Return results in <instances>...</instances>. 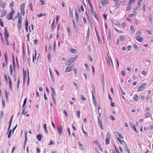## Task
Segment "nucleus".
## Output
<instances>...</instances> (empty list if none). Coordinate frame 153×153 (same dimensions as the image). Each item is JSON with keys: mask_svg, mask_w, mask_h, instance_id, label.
Wrapping results in <instances>:
<instances>
[{"mask_svg": "<svg viewBox=\"0 0 153 153\" xmlns=\"http://www.w3.org/2000/svg\"><path fill=\"white\" fill-rule=\"evenodd\" d=\"M17 16H18V22L17 24V26L18 29L20 30L21 29L22 27V18L21 16L20 15V13H17Z\"/></svg>", "mask_w": 153, "mask_h": 153, "instance_id": "nucleus-1", "label": "nucleus"}, {"mask_svg": "<svg viewBox=\"0 0 153 153\" xmlns=\"http://www.w3.org/2000/svg\"><path fill=\"white\" fill-rule=\"evenodd\" d=\"M4 33L5 37V40L6 42V44L7 45H9V43L8 41V39L9 38V34L6 27H5L4 28Z\"/></svg>", "mask_w": 153, "mask_h": 153, "instance_id": "nucleus-2", "label": "nucleus"}, {"mask_svg": "<svg viewBox=\"0 0 153 153\" xmlns=\"http://www.w3.org/2000/svg\"><path fill=\"white\" fill-rule=\"evenodd\" d=\"M77 55L75 57H72L69 58L67 61L66 62V65H69L74 62L76 60Z\"/></svg>", "mask_w": 153, "mask_h": 153, "instance_id": "nucleus-3", "label": "nucleus"}, {"mask_svg": "<svg viewBox=\"0 0 153 153\" xmlns=\"http://www.w3.org/2000/svg\"><path fill=\"white\" fill-rule=\"evenodd\" d=\"M14 12V10H12V11H10L7 15V18L9 20L12 19L13 18V15Z\"/></svg>", "mask_w": 153, "mask_h": 153, "instance_id": "nucleus-4", "label": "nucleus"}, {"mask_svg": "<svg viewBox=\"0 0 153 153\" xmlns=\"http://www.w3.org/2000/svg\"><path fill=\"white\" fill-rule=\"evenodd\" d=\"M111 138V134H110L108 132L107 133L106 137V144L108 145L110 143L109 140Z\"/></svg>", "mask_w": 153, "mask_h": 153, "instance_id": "nucleus-5", "label": "nucleus"}, {"mask_svg": "<svg viewBox=\"0 0 153 153\" xmlns=\"http://www.w3.org/2000/svg\"><path fill=\"white\" fill-rule=\"evenodd\" d=\"M25 7V4L24 3H23L20 5L21 13L22 14H23V15H24L25 13L24 10Z\"/></svg>", "mask_w": 153, "mask_h": 153, "instance_id": "nucleus-6", "label": "nucleus"}, {"mask_svg": "<svg viewBox=\"0 0 153 153\" xmlns=\"http://www.w3.org/2000/svg\"><path fill=\"white\" fill-rule=\"evenodd\" d=\"M92 101H93L94 104L95 106H97V102L96 101V99L95 97L94 96V94H92Z\"/></svg>", "mask_w": 153, "mask_h": 153, "instance_id": "nucleus-7", "label": "nucleus"}, {"mask_svg": "<svg viewBox=\"0 0 153 153\" xmlns=\"http://www.w3.org/2000/svg\"><path fill=\"white\" fill-rule=\"evenodd\" d=\"M73 69L72 67L71 66L67 67L65 69V73L71 71Z\"/></svg>", "mask_w": 153, "mask_h": 153, "instance_id": "nucleus-8", "label": "nucleus"}, {"mask_svg": "<svg viewBox=\"0 0 153 153\" xmlns=\"http://www.w3.org/2000/svg\"><path fill=\"white\" fill-rule=\"evenodd\" d=\"M58 132L60 135H61L62 132V128L61 125H60L59 127L57 128Z\"/></svg>", "mask_w": 153, "mask_h": 153, "instance_id": "nucleus-9", "label": "nucleus"}, {"mask_svg": "<svg viewBox=\"0 0 153 153\" xmlns=\"http://www.w3.org/2000/svg\"><path fill=\"white\" fill-rule=\"evenodd\" d=\"M136 39L140 42H142L143 41V38L139 36H136Z\"/></svg>", "mask_w": 153, "mask_h": 153, "instance_id": "nucleus-10", "label": "nucleus"}, {"mask_svg": "<svg viewBox=\"0 0 153 153\" xmlns=\"http://www.w3.org/2000/svg\"><path fill=\"white\" fill-rule=\"evenodd\" d=\"M75 18L76 22H78L79 21V16L78 13L76 10L75 11Z\"/></svg>", "mask_w": 153, "mask_h": 153, "instance_id": "nucleus-11", "label": "nucleus"}, {"mask_svg": "<svg viewBox=\"0 0 153 153\" xmlns=\"http://www.w3.org/2000/svg\"><path fill=\"white\" fill-rule=\"evenodd\" d=\"M98 124L99 125H100V128L102 129H103V126L102 123L101 121L100 120V119H99V117H98Z\"/></svg>", "mask_w": 153, "mask_h": 153, "instance_id": "nucleus-12", "label": "nucleus"}, {"mask_svg": "<svg viewBox=\"0 0 153 153\" xmlns=\"http://www.w3.org/2000/svg\"><path fill=\"white\" fill-rule=\"evenodd\" d=\"M55 95L54 94H51V96L52 98V100L53 101L55 104V105H56V99L55 98Z\"/></svg>", "mask_w": 153, "mask_h": 153, "instance_id": "nucleus-13", "label": "nucleus"}, {"mask_svg": "<svg viewBox=\"0 0 153 153\" xmlns=\"http://www.w3.org/2000/svg\"><path fill=\"white\" fill-rule=\"evenodd\" d=\"M7 13V11L5 10H2L1 11V17L5 16Z\"/></svg>", "mask_w": 153, "mask_h": 153, "instance_id": "nucleus-14", "label": "nucleus"}, {"mask_svg": "<svg viewBox=\"0 0 153 153\" xmlns=\"http://www.w3.org/2000/svg\"><path fill=\"white\" fill-rule=\"evenodd\" d=\"M111 31L110 30H108V39L110 40V41H111Z\"/></svg>", "mask_w": 153, "mask_h": 153, "instance_id": "nucleus-15", "label": "nucleus"}, {"mask_svg": "<svg viewBox=\"0 0 153 153\" xmlns=\"http://www.w3.org/2000/svg\"><path fill=\"white\" fill-rule=\"evenodd\" d=\"M6 3L5 2L2 1H0V5L1 7H4L6 5Z\"/></svg>", "mask_w": 153, "mask_h": 153, "instance_id": "nucleus-16", "label": "nucleus"}, {"mask_svg": "<svg viewBox=\"0 0 153 153\" xmlns=\"http://www.w3.org/2000/svg\"><path fill=\"white\" fill-rule=\"evenodd\" d=\"M90 36V32L89 30V28L88 27V29L87 31V33L86 34V39L88 41L89 39V37Z\"/></svg>", "mask_w": 153, "mask_h": 153, "instance_id": "nucleus-17", "label": "nucleus"}, {"mask_svg": "<svg viewBox=\"0 0 153 153\" xmlns=\"http://www.w3.org/2000/svg\"><path fill=\"white\" fill-rule=\"evenodd\" d=\"M13 117V115H12L10 119L9 122V126L8 127V131H9L10 129V126H11V122H12V120Z\"/></svg>", "mask_w": 153, "mask_h": 153, "instance_id": "nucleus-18", "label": "nucleus"}, {"mask_svg": "<svg viewBox=\"0 0 153 153\" xmlns=\"http://www.w3.org/2000/svg\"><path fill=\"white\" fill-rule=\"evenodd\" d=\"M67 30L68 32V36H71V29L68 26L67 27Z\"/></svg>", "mask_w": 153, "mask_h": 153, "instance_id": "nucleus-19", "label": "nucleus"}, {"mask_svg": "<svg viewBox=\"0 0 153 153\" xmlns=\"http://www.w3.org/2000/svg\"><path fill=\"white\" fill-rule=\"evenodd\" d=\"M149 23L152 24V16L151 15H150L149 16Z\"/></svg>", "mask_w": 153, "mask_h": 153, "instance_id": "nucleus-20", "label": "nucleus"}, {"mask_svg": "<svg viewBox=\"0 0 153 153\" xmlns=\"http://www.w3.org/2000/svg\"><path fill=\"white\" fill-rule=\"evenodd\" d=\"M124 146L125 150L128 152V153H130V151L128 149V147L127 146L126 144H125V145H124Z\"/></svg>", "mask_w": 153, "mask_h": 153, "instance_id": "nucleus-21", "label": "nucleus"}, {"mask_svg": "<svg viewBox=\"0 0 153 153\" xmlns=\"http://www.w3.org/2000/svg\"><path fill=\"white\" fill-rule=\"evenodd\" d=\"M9 71L11 75H12L13 73V70L12 68V65H10V70Z\"/></svg>", "mask_w": 153, "mask_h": 153, "instance_id": "nucleus-22", "label": "nucleus"}, {"mask_svg": "<svg viewBox=\"0 0 153 153\" xmlns=\"http://www.w3.org/2000/svg\"><path fill=\"white\" fill-rule=\"evenodd\" d=\"M73 24L74 27V29L76 30V31L77 32L78 31V28L76 25L75 22L74 20H73Z\"/></svg>", "mask_w": 153, "mask_h": 153, "instance_id": "nucleus-23", "label": "nucleus"}, {"mask_svg": "<svg viewBox=\"0 0 153 153\" xmlns=\"http://www.w3.org/2000/svg\"><path fill=\"white\" fill-rule=\"evenodd\" d=\"M133 100L135 101H137L138 99V96L137 94H135L133 97Z\"/></svg>", "mask_w": 153, "mask_h": 153, "instance_id": "nucleus-24", "label": "nucleus"}, {"mask_svg": "<svg viewBox=\"0 0 153 153\" xmlns=\"http://www.w3.org/2000/svg\"><path fill=\"white\" fill-rule=\"evenodd\" d=\"M71 52L73 53H76V49H73L72 48H71L70 49Z\"/></svg>", "mask_w": 153, "mask_h": 153, "instance_id": "nucleus-25", "label": "nucleus"}, {"mask_svg": "<svg viewBox=\"0 0 153 153\" xmlns=\"http://www.w3.org/2000/svg\"><path fill=\"white\" fill-rule=\"evenodd\" d=\"M54 26H55V20L54 19L53 21V22L52 23L51 27L52 28V31H53L54 29Z\"/></svg>", "mask_w": 153, "mask_h": 153, "instance_id": "nucleus-26", "label": "nucleus"}, {"mask_svg": "<svg viewBox=\"0 0 153 153\" xmlns=\"http://www.w3.org/2000/svg\"><path fill=\"white\" fill-rule=\"evenodd\" d=\"M95 32H96V34L97 36V39H98V41H99L100 40V38L99 37V35L98 34V32L97 31L96 29V28L95 27Z\"/></svg>", "mask_w": 153, "mask_h": 153, "instance_id": "nucleus-27", "label": "nucleus"}, {"mask_svg": "<svg viewBox=\"0 0 153 153\" xmlns=\"http://www.w3.org/2000/svg\"><path fill=\"white\" fill-rule=\"evenodd\" d=\"M23 76H24V78H25V77H26L27 76V72H26V70H25H25L24 68L23 69Z\"/></svg>", "mask_w": 153, "mask_h": 153, "instance_id": "nucleus-28", "label": "nucleus"}, {"mask_svg": "<svg viewBox=\"0 0 153 153\" xmlns=\"http://www.w3.org/2000/svg\"><path fill=\"white\" fill-rule=\"evenodd\" d=\"M4 56L5 58V62L6 63V64L7 63V52H6L5 53H4Z\"/></svg>", "mask_w": 153, "mask_h": 153, "instance_id": "nucleus-29", "label": "nucleus"}, {"mask_svg": "<svg viewBox=\"0 0 153 153\" xmlns=\"http://www.w3.org/2000/svg\"><path fill=\"white\" fill-rule=\"evenodd\" d=\"M78 144L80 149H81V150L83 149V147L82 144L79 142H78Z\"/></svg>", "mask_w": 153, "mask_h": 153, "instance_id": "nucleus-30", "label": "nucleus"}, {"mask_svg": "<svg viewBox=\"0 0 153 153\" xmlns=\"http://www.w3.org/2000/svg\"><path fill=\"white\" fill-rule=\"evenodd\" d=\"M144 88V87H139L137 90L138 92H140L143 90Z\"/></svg>", "mask_w": 153, "mask_h": 153, "instance_id": "nucleus-31", "label": "nucleus"}, {"mask_svg": "<svg viewBox=\"0 0 153 153\" xmlns=\"http://www.w3.org/2000/svg\"><path fill=\"white\" fill-rule=\"evenodd\" d=\"M69 15L71 17H72L73 16V13L71 11V9L70 8H69Z\"/></svg>", "mask_w": 153, "mask_h": 153, "instance_id": "nucleus-32", "label": "nucleus"}, {"mask_svg": "<svg viewBox=\"0 0 153 153\" xmlns=\"http://www.w3.org/2000/svg\"><path fill=\"white\" fill-rule=\"evenodd\" d=\"M142 32L141 31H137L136 33V36H139L141 34Z\"/></svg>", "mask_w": 153, "mask_h": 153, "instance_id": "nucleus-33", "label": "nucleus"}, {"mask_svg": "<svg viewBox=\"0 0 153 153\" xmlns=\"http://www.w3.org/2000/svg\"><path fill=\"white\" fill-rule=\"evenodd\" d=\"M145 62H146V65H149L150 64V62L149 60L147 59H146L145 60Z\"/></svg>", "mask_w": 153, "mask_h": 153, "instance_id": "nucleus-34", "label": "nucleus"}, {"mask_svg": "<svg viewBox=\"0 0 153 153\" xmlns=\"http://www.w3.org/2000/svg\"><path fill=\"white\" fill-rule=\"evenodd\" d=\"M93 142L94 143H95L97 145L98 147L100 145L98 141L97 140H96L95 141H93Z\"/></svg>", "mask_w": 153, "mask_h": 153, "instance_id": "nucleus-35", "label": "nucleus"}, {"mask_svg": "<svg viewBox=\"0 0 153 153\" xmlns=\"http://www.w3.org/2000/svg\"><path fill=\"white\" fill-rule=\"evenodd\" d=\"M117 139L119 140L121 144H122L123 143H124V145H125L126 142H124L123 140H120L118 137H117Z\"/></svg>", "mask_w": 153, "mask_h": 153, "instance_id": "nucleus-36", "label": "nucleus"}, {"mask_svg": "<svg viewBox=\"0 0 153 153\" xmlns=\"http://www.w3.org/2000/svg\"><path fill=\"white\" fill-rule=\"evenodd\" d=\"M146 32L149 35H151L152 34V32L149 29H146Z\"/></svg>", "mask_w": 153, "mask_h": 153, "instance_id": "nucleus-37", "label": "nucleus"}, {"mask_svg": "<svg viewBox=\"0 0 153 153\" xmlns=\"http://www.w3.org/2000/svg\"><path fill=\"white\" fill-rule=\"evenodd\" d=\"M36 51H35V56L33 55V62H34L35 59H36Z\"/></svg>", "mask_w": 153, "mask_h": 153, "instance_id": "nucleus-38", "label": "nucleus"}, {"mask_svg": "<svg viewBox=\"0 0 153 153\" xmlns=\"http://www.w3.org/2000/svg\"><path fill=\"white\" fill-rule=\"evenodd\" d=\"M116 4L114 5V7H116V8H118L119 7L120 5L118 4L117 1H116Z\"/></svg>", "mask_w": 153, "mask_h": 153, "instance_id": "nucleus-39", "label": "nucleus"}, {"mask_svg": "<svg viewBox=\"0 0 153 153\" xmlns=\"http://www.w3.org/2000/svg\"><path fill=\"white\" fill-rule=\"evenodd\" d=\"M92 94H94L95 93V88L94 87H92V91H91Z\"/></svg>", "mask_w": 153, "mask_h": 153, "instance_id": "nucleus-40", "label": "nucleus"}, {"mask_svg": "<svg viewBox=\"0 0 153 153\" xmlns=\"http://www.w3.org/2000/svg\"><path fill=\"white\" fill-rule=\"evenodd\" d=\"M134 27L133 26L131 25L130 27V29H131V31L132 32H133V33L134 31Z\"/></svg>", "mask_w": 153, "mask_h": 153, "instance_id": "nucleus-41", "label": "nucleus"}, {"mask_svg": "<svg viewBox=\"0 0 153 153\" xmlns=\"http://www.w3.org/2000/svg\"><path fill=\"white\" fill-rule=\"evenodd\" d=\"M50 74V76H51V79L52 81H54V76H53V73H51V74Z\"/></svg>", "mask_w": 153, "mask_h": 153, "instance_id": "nucleus-42", "label": "nucleus"}, {"mask_svg": "<svg viewBox=\"0 0 153 153\" xmlns=\"http://www.w3.org/2000/svg\"><path fill=\"white\" fill-rule=\"evenodd\" d=\"M51 88L52 91V93L51 94L56 95L55 91L54 90V89L53 88H52L51 87Z\"/></svg>", "mask_w": 153, "mask_h": 153, "instance_id": "nucleus-43", "label": "nucleus"}, {"mask_svg": "<svg viewBox=\"0 0 153 153\" xmlns=\"http://www.w3.org/2000/svg\"><path fill=\"white\" fill-rule=\"evenodd\" d=\"M25 27H28V22L27 19L26 21L25 22Z\"/></svg>", "mask_w": 153, "mask_h": 153, "instance_id": "nucleus-44", "label": "nucleus"}, {"mask_svg": "<svg viewBox=\"0 0 153 153\" xmlns=\"http://www.w3.org/2000/svg\"><path fill=\"white\" fill-rule=\"evenodd\" d=\"M13 4H14V2L13 1H11V2L10 3V6L11 7H12L11 8V9L12 10H13Z\"/></svg>", "mask_w": 153, "mask_h": 153, "instance_id": "nucleus-45", "label": "nucleus"}, {"mask_svg": "<svg viewBox=\"0 0 153 153\" xmlns=\"http://www.w3.org/2000/svg\"><path fill=\"white\" fill-rule=\"evenodd\" d=\"M82 129H83V133H84L86 137H87L88 136V133L84 131L83 127H82Z\"/></svg>", "mask_w": 153, "mask_h": 153, "instance_id": "nucleus-46", "label": "nucleus"}, {"mask_svg": "<svg viewBox=\"0 0 153 153\" xmlns=\"http://www.w3.org/2000/svg\"><path fill=\"white\" fill-rule=\"evenodd\" d=\"M134 15L135 14L134 13H131V14H129L128 15V17H129L130 18H131L132 17H133L134 16Z\"/></svg>", "mask_w": 153, "mask_h": 153, "instance_id": "nucleus-47", "label": "nucleus"}, {"mask_svg": "<svg viewBox=\"0 0 153 153\" xmlns=\"http://www.w3.org/2000/svg\"><path fill=\"white\" fill-rule=\"evenodd\" d=\"M150 115V114L149 112H148L147 113H146V117H149Z\"/></svg>", "mask_w": 153, "mask_h": 153, "instance_id": "nucleus-48", "label": "nucleus"}, {"mask_svg": "<svg viewBox=\"0 0 153 153\" xmlns=\"http://www.w3.org/2000/svg\"><path fill=\"white\" fill-rule=\"evenodd\" d=\"M81 99L82 101H85L86 100V98L84 97V96L83 95L81 96Z\"/></svg>", "mask_w": 153, "mask_h": 153, "instance_id": "nucleus-49", "label": "nucleus"}, {"mask_svg": "<svg viewBox=\"0 0 153 153\" xmlns=\"http://www.w3.org/2000/svg\"><path fill=\"white\" fill-rule=\"evenodd\" d=\"M88 58L90 61L91 62L93 61V59L90 55H88Z\"/></svg>", "mask_w": 153, "mask_h": 153, "instance_id": "nucleus-50", "label": "nucleus"}, {"mask_svg": "<svg viewBox=\"0 0 153 153\" xmlns=\"http://www.w3.org/2000/svg\"><path fill=\"white\" fill-rule=\"evenodd\" d=\"M42 138V135L41 134H39V141H40L41 140Z\"/></svg>", "mask_w": 153, "mask_h": 153, "instance_id": "nucleus-51", "label": "nucleus"}, {"mask_svg": "<svg viewBox=\"0 0 153 153\" xmlns=\"http://www.w3.org/2000/svg\"><path fill=\"white\" fill-rule=\"evenodd\" d=\"M8 80H9V86H11L12 85V83L11 82L10 78L8 77Z\"/></svg>", "mask_w": 153, "mask_h": 153, "instance_id": "nucleus-52", "label": "nucleus"}, {"mask_svg": "<svg viewBox=\"0 0 153 153\" xmlns=\"http://www.w3.org/2000/svg\"><path fill=\"white\" fill-rule=\"evenodd\" d=\"M77 69L76 68H75L74 69V74L76 75H77Z\"/></svg>", "mask_w": 153, "mask_h": 153, "instance_id": "nucleus-53", "label": "nucleus"}, {"mask_svg": "<svg viewBox=\"0 0 153 153\" xmlns=\"http://www.w3.org/2000/svg\"><path fill=\"white\" fill-rule=\"evenodd\" d=\"M27 101V98H25V99L24 101V103H23V107L25 105V104L26 103Z\"/></svg>", "mask_w": 153, "mask_h": 153, "instance_id": "nucleus-54", "label": "nucleus"}, {"mask_svg": "<svg viewBox=\"0 0 153 153\" xmlns=\"http://www.w3.org/2000/svg\"><path fill=\"white\" fill-rule=\"evenodd\" d=\"M110 105L111 106L114 107L115 106V105L114 102H113L112 101H111V104Z\"/></svg>", "mask_w": 153, "mask_h": 153, "instance_id": "nucleus-55", "label": "nucleus"}, {"mask_svg": "<svg viewBox=\"0 0 153 153\" xmlns=\"http://www.w3.org/2000/svg\"><path fill=\"white\" fill-rule=\"evenodd\" d=\"M29 7L31 8V9L33 11V10L32 8H33V5L32 3H30L29 4Z\"/></svg>", "mask_w": 153, "mask_h": 153, "instance_id": "nucleus-56", "label": "nucleus"}, {"mask_svg": "<svg viewBox=\"0 0 153 153\" xmlns=\"http://www.w3.org/2000/svg\"><path fill=\"white\" fill-rule=\"evenodd\" d=\"M117 133H118V136H119V138H120V139H123V136L121 135L120 134H119L118 132H117Z\"/></svg>", "mask_w": 153, "mask_h": 153, "instance_id": "nucleus-57", "label": "nucleus"}, {"mask_svg": "<svg viewBox=\"0 0 153 153\" xmlns=\"http://www.w3.org/2000/svg\"><path fill=\"white\" fill-rule=\"evenodd\" d=\"M131 46L128 45L127 47V49L128 50L130 51L131 49Z\"/></svg>", "mask_w": 153, "mask_h": 153, "instance_id": "nucleus-58", "label": "nucleus"}, {"mask_svg": "<svg viewBox=\"0 0 153 153\" xmlns=\"http://www.w3.org/2000/svg\"><path fill=\"white\" fill-rule=\"evenodd\" d=\"M48 57L49 61H51V55L50 53H48Z\"/></svg>", "mask_w": 153, "mask_h": 153, "instance_id": "nucleus-59", "label": "nucleus"}, {"mask_svg": "<svg viewBox=\"0 0 153 153\" xmlns=\"http://www.w3.org/2000/svg\"><path fill=\"white\" fill-rule=\"evenodd\" d=\"M0 24L1 26L4 27L3 24V22L1 20V19L0 20Z\"/></svg>", "mask_w": 153, "mask_h": 153, "instance_id": "nucleus-60", "label": "nucleus"}, {"mask_svg": "<svg viewBox=\"0 0 153 153\" xmlns=\"http://www.w3.org/2000/svg\"><path fill=\"white\" fill-rule=\"evenodd\" d=\"M38 42V40L37 39H35L33 41V44L35 45L37 44Z\"/></svg>", "mask_w": 153, "mask_h": 153, "instance_id": "nucleus-61", "label": "nucleus"}, {"mask_svg": "<svg viewBox=\"0 0 153 153\" xmlns=\"http://www.w3.org/2000/svg\"><path fill=\"white\" fill-rule=\"evenodd\" d=\"M132 128H133L134 130L136 132H137V130L136 129V128H135L134 126H132Z\"/></svg>", "mask_w": 153, "mask_h": 153, "instance_id": "nucleus-62", "label": "nucleus"}, {"mask_svg": "<svg viewBox=\"0 0 153 153\" xmlns=\"http://www.w3.org/2000/svg\"><path fill=\"white\" fill-rule=\"evenodd\" d=\"M77 117L78 118H79L80 116V111H79V110L77 111Z\"/></svg>", "mask_w": 153, "mask_h": 153, "instance_id": "nucleus-63", "label": "nucleus"}, {"mask_svg": "<svg viewBox=\"0 0 153 153\" xmlns=\"http://www.w3.org/2000/svg\"><path fill=\"white\" fill-rule=\"evenodd\" d=\"M110 118H111V119L113 121H114L115 120V117L113 116L112 115H111L110 116Z\"/></svg>", "mask_w": 153, "mask_h": 153, "instance_id": "nucleus-64", "label": "nucleus"}]
</instances>
